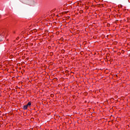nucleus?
<instances>
[{
    "mask_svg": "<svg viewBox=\"0 0 130 130\" xmlns=\"http://www.w3.org/2000/svg\"><path fill=\"white\" fill-rule=\"evenodd\" d=\"M27 108H28V107L27 105H25L23 106V109L24 110H26V109H27Z\"/></svg>",
    "mask_w": 130,
    "mask_h": 130,
    "instance_id": "nucleus-1",
    "label": "nucleus"
},
{
    "mask_svg": "<svg viewBox=\"0 0 130 130\" xmlns=\"http://www.w3.org/2000/svg\"><path fill=\"white\" fill-rule=\"evenodd\" d=\"M28 106H31V102H29L26 105Z\"/></svg>",
    "mask_w": 130,
    "mask_h": 130,
    "instance_id": "nucleus-2",
    "label": "nucleus"
},
{
    "mask_svg": "<svg viewBox=\"0 0 130 130\" xmlns=\"http://www.w3.org/2000/svg\"><path fill=\"white\" fill-rule=\"evenodd\" d=\"M5 35V33H3L2 34H0V36H4Z\"/></svg>",
    "mask_w": 130,
    "mask_h": 130,
    "instance_id": "nucleus-3",
    "label": "nucleus"
}]
</instances>
